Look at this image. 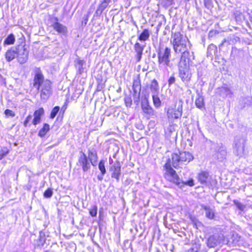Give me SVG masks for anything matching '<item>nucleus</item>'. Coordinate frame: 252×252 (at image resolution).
I'll return each instance as SVG.
<instances>
[{
    "label": "nucleus",
    "instance_id": "35",
    "mask_svg": "<svg viewBox=\"0 0 252 252\" xmlns=\"http://www.w3.org/2000/svg\"><path fill=\"white\" fill-rule=\"evenodd\" d=\"M68 101L67 100L65 101V102L64 103L62 107L61 108V112L62 113V119L63 117L64 113L66 110L68 106Z\"/></svg>",
    "mask_w": 252,
    "mask_h": 252
},
{
    "label": "nucleus",
    "instance_id": "45",
    "mask_svg": "<svg viewBox=\"0 0 252 252\" xmlns=\"http://www.w3.org/2000/svg\"><path fill=\"white\" fill-rule=\"evenodd\" d=\"M1 77V74H0V77Z\"/></svg>",
    "mask_w": 252,
    "mask_h": 252
},
{
    "label": "nucleus",
    "instance_id": "39",
    "mask_svg": "<svg viewBox=\"0 0 252 252\" xmlns=\"http://www.w3.org/2000/svg\"><path fill=\"white\" fill-rule=\"evenodd\" d=\"M188 252H198L197 250H195L194 248H190L188 250Z\"/></svg>",
    "mask_w": 252,
    "mask_h": 252
},
{
    "label": "nucleus",
    "instance_id": "9",
    "mask_svg": "<svg viewBox=\"0 0 252 252\" xmlns=\"http://www.w3.org/2000/svg\"><path fill=\"white\" fill-rule=\"evenodd\" d=\"M179 76L183 82H189L192 77L190 66H178Z\"/></svg>",
    "mask_w": 252,
    "mask_h": 252
},
{
    "label": "nucleus",
    "instance_id": "27",
    "mask_svg": "<svg viewBox=\"0 0 252 252\" xmlns=\"http://www.w3.org/2000/svg\"><path fill=\"white\" fill-rule=\"evenodd\" d=\"M98 168L101 172V174L104 175L106 173V168L104 165V162L103 160H101L99 161L98 164Z\"/></svg>",
    "mask_w": 252,
    "mask_h": 252
},
{
    "label": "nucleus",
    "instance_id": "26",
    "mask_svg": "<svg viewBox=\"0 0 252 252\" xmlns=\"http://www.w3.org/2000/svg\"><path fill=\"white\" fill-rule=\"evenodd\" d=\"M9 153V150L7 147H3L0 150V160L3 158Z\"/></svg>",
    "mask_w": 252,
    "mask_h": 252
},
{
    "label": "nucleus",
    "instance_id": "18",
    "mask_svg": "<svg viewBox=\"0 0 252 252\" xmlns=\"http://www.w3.org/2000/svg\"><path fill=\"white\" fill-rule=\"evenodd\" d=\"M15 42V37L13 33L8 34L3 41V45H13Z\"/></svg>",
    "mask_w": 252,
    "mask_h": 252
},
{
    "label": "nucleus",
    "instance_id": "21",
    "mask_svg": "<svg viewBox=\"0 0 252 252\" xmlns=\"http://www.w3.org/2000/svg\"><path fill=\"white\" fill-rule=\"evenodd\" d=\"M207 246L210 248H214L217 245V240L215 237L213 236H210L207 241Z\"/></svg>",
    "mask_w": 252,
    "mask_h": 252
},
{
    "label": "nucleus",
    "instance_id": "2",
    "mask_svg": "<svg viewBox=\"0 0 252 252\" xmlns=\"http://www.w3.org/2000/svg\"><path fill=\"white\" fill-rule=\"evenodd\" d=\"M19 43L15 47L8 49L4 54L7 62H10L16 58L17 61L20 64L26 63L29 59V46L26 43L25 37L23 36L19 39Z\"/></svg>",
    "mask_w": 252,
    "mask_h": 252
},
{
    "label": "nucleus",
    "instance_id": "1",
    "mask_svg": "<svg viewBox=\"0 0 252 252\" xmlns=\"http://www.w3.org/2000/svg\"><path fill=\"white\" fill-rule=\"evenodd\" d=\"M194 158L189 152L181 151L172 153L171 158H168L163 166V176L168 182L177 186L180 185V178L174 169L182 168L181 165H186Z\"/></svg>",
    "mask_w": 252,
    "mask_h": 252
},
{
    "label": "nucleus",
    "instance_id": "44",
    "mask_svg": "<svg viewBox=\"0 0 252 252\" xmlns=\"http://www.w3.org/2000/svg\"><path fill=\"white\" fill-rule=\"evenodd\" d=\"M99 180H102V178H98Z\"/></svg>",
    "mask_w": 252,
    "mask_h": 252
},
{
    "label": "nucleus",
    "instance_id": "24",
    "mask_svg": "<svg viewBox=\"0 0 252 252\" xmlns=\"http://www.w3.org/2000/svg\"><path fill=\"white\" fill-rule=\"evenodd\" d=\"M150 88L152 91H154L156 92H157L158 91L159 86L158 82L157 81V80L154 79L151 81V84L150 85Z\"/></svg>",
    "mask_w": 252,
    "mask_h": 252
},
{
    "label": "nucleus",
    "instance_id": "42",
    "mask_svg": "<svg viewBox=\"0 0 252 252\" xmlns=\"http://www.w3.org/2000/svg\"><path fill=\"white\" fill-rule=\"evenodd\" d=\"M249 21L251 22V23L252 24V15L250 16Z\"/></svg>",
    "mask_w": 252,
    "mask_h": 252
},
{
    "label": "nucleus",
    "instance_id": "30",
    "mask_svg": "<svg viewBox=\"0 0 252 252\" xmlns=\"http://www.w3.org/2000/svg\"><path fill=\"white\" fill-rule=\"evenodd\" d=\"M53 194V189L51 188H48L45 190L43 193L44 198H49L52 197Z\"/></svg>",
    "mask_w": 252,
    "mask_h": 252
},
{
    "label": "nucleus",
    "instance_id": "32",
    "mask_svg": "<svg viewBox=\"0 0 252 252\" xmlns=\"http://www.w3.org/2000/svg\"><path fill=\"white\" fill-rule=\"evenodd\" d=\"M6 118L14 117L15 116V113L12 110L8 109L5 110L4 112Z\"/></svg>",
    "mask_w": 252,
    "mask_h": 252
},
{
    "label": "nucleus",
    "instance_id": "7",
    "mask_svg": "<svg viewBox=\"0 0 252 252\" xmlns=\"http://www.w3.org/2000/svg\"><path fill=\"white\" fill-rule=\"evenodd\" d=\"M176 104L177 102L173 106L168 109L167 115L169 118L178 119L181 117L183 112L182 101L181 100L180 101L178 106H177Z\"/></svg>",
    "mask_w": 252,
    "mask_h": 252
},
{
    "label": "nucleus",
    "instance_id": "16",
    "mask_svg": "<svg viewBox=\"0 0 252 252\" xmlns=\"http://www.w3.org/2000/svg\"><path fill=\"white\" fill-rule=\"evenodd\" d=\"M202 208L205 211L206 217L210 220H214L215 218V213L209 206L203 205Z\"/></svg>",
    "mask_w": 252,
    "mask_h": 252
},
{
    "label": "nucleus",
    "instance_id": "34",
    "mask_svg": "<svg viewBox=\"0 0 252 252\" xmlns=\"http://www.w3.org/2000/svg\"><path fill=\"white\" fill-rule=\"evenodd\" d=\"M125 105L126 107H130L132 103V100L130 96H127L124 98Z\"/></svg>",
    "mask_w": 252,
    "mask_h": 252
},
{
    "label": "nucleus",
    "instance_id": "17",
    "mask_svg": "<svg viewBox=\"0 0 252 252\" xmlns=\"http://www.w3.org/2000/svg\"><path fill=\"white\" fill-rule=\"evenodd\" d=\"M50 127L49 124L45 123L38 132V136L40 137H44L50 130Z\"/></svg>",
    "mask_w": 252,
    "mask_h": 252
},
{
    "label": "nucleus",
    "instance_id": "23",
    "mask_svg": "<svg viewBox=\"0 0 252 252\" xmlns=\"http://www.w3.org/2000/svg\"><path fill=\"white\" fill-rule=\"evenodd\" d=\"M153 104L155 107L158 108L161 105V102L159 97L157 95H152Z\"/></svg>",
    "mask_w": 252,
    "mask_h": 252
},
{
    "label": "nucleus",
    "instance_id": "8",
    "mask_svg": "<svg viewBox=\"0 0 252 252\" xmlns=\"http://www.w3.org/2000/svg\"><path fill=\"white\" fill-rule=\"evenodd\" d=\"M142 114L147 119H149L155 114L153 108L149 104V100L145 98L141 103Z\"/></svg>",
    "mask_w": 252,
    "mask_h": 252
},
{
    "label": "nucleus",
    "instance_id": "5",
    "mask_svg": "<svg viewBox=\"0 0 252 252\" xmlns=\"http://www.w3.org/2000/svg\"><path fill=\"white\" fill-rule=\"evenodd\" d=\"M88 156L84 152H81L78 158L77 164L81 166L84 172H87L91 168V164L94 166L98 159L95 151L88 150Z\"/></svg>",
    "mask_w": 252,
    "mask_h": 252
},
{
    "label": "nucleus",
    "instance_id": "29",
    "mask_svg": "<svg viewBox=\"0 0 252 252\" xmlns=\"http://www.w3.org/2000/svg\"><path fill=\"white\" fill-rule=\"evenodd\" d=\"M97 214V207L96 205H94L89 209V214L92 217H95Z\"/></svg>",
    "mask_w": 252,
    "mask_h": 252
},
{
    "label": "nucleus",
    "instance_id": "22",
    "mask_svg": "<svg viewBox=\"0 0 252 252\" xmlns=\"http://www.w3.org/2000/svg\"><path fill=\"white\" fill-rule=\"evenodd\" d=\"M111 0H103L98 7V10L102 13L104 10L108 6Z\"/></svg>",
    "mask_w": 252,
    "mask_h": 252
},
{
    "label": "nucleus",
    "instance_id": "41",
    "mask_svg": "<svg viewBox=\"0 0 252 252\" xmlns=\"http://www.w3.org/2000/svg\"><path fill=\"white\" fill-rule=\"evenodd\" d=\"M137 83H138V84H136V85H135L134 84H133V88L135 87V86H137V85H138V86H140V82H139V81L137 82Z\"/></svg>",
    "mask_w": 252,
    "mask_h": 252
},
{
    "label": "nucleus",
    "instance_id": "36",
    "mask_svg": "<svg viewBox=\"0 0 252 252\" xmlns=\"http://www.w3.org/2000/svg\"><path fill=\"white\" fill-rule=\"evenodd\" d=\"M180 182H181V183H183L184 185H187L189 187H193L194 185V181L192 179H189L185 182H182L181 180H180ZM181 184H180V185Z\"/></svg>",
    "mask_w": 252,
    "mask_h": 252
},
{
    "label": "nucleus",
    "instance_id": "15",
    "mask_svg": "<svg viewBox=\"0 0 252 252\" xmlns=\"http://www.w3.org/2000/svg\"><path fill=\"white\" fill-rule=\"evenodd\" d=\"M209 177V172L205 171H202L197 175L198 181L201 184H206Z\"/></svg>",
    "mask_w": 252,
    "mask_h": 252
},
{
    "label": "nucleus",
    "instance_id": "14",
    "mask_svg": "<svg viewBox=\"0 0 252 252\" xmlns=\"http://www.w3.org/2000/svg\"><path fill=\"white\" fill-rule=\"evenodd\" d=\"M144 47L142 46L139 42H136L134 45V49L136 53V62H139L143 53Z\"/></svg>",
    "mask_w": 252,
    "mask_h": 252
},
{
    "label": "nucleus",
    "instance_id": "12",
    "mask_svg": "<svg viewBox=\"0 0 252 252\" xmlns=\"http://www.w3.org/2000/svg\"><path fill=\"white\" fill-rule=\"evenodd\" d=\"M54 20L55 22L52 25L54 30L59 34H66L67 32V28L59 22V19L57 17L55 18Z\"/></svg>",
    "mask_w": 252,
    "mask_h": 252
},
{
    "label": "nucleus",
    "instance_id": "40",
    "mask_svg": "<svg viewBox=\"0 0 252 252\" xmlns=\"http://www.w3.org/2000/svg\"><path fill=\"white\" fill-rule=\"evenodd\" d=\"M165 1L169 3V4H171L172 3V1L173 0H164Z\"/></svg>",
    "mask_w": 252,
    "mask_h": 252
},
{
    "label": "nucleus",
    "instance_id": "37",
    "mask_svg": "<svg viewBox=\"0 0 252 252\" xmlns=\"http://www.w3.org/2000/svg\"><path fill=\"white\" fill-rule=\"evenodd\" d=\"M190 220H191L193 225L197 228V224L200 223L199 221L194 217H190Z\"/></svg>",
    "mask_w": 252,
    "mask_h": 252
},
{
    "label": "nucleus",
    "instance_id": "33",
    "mask_svg": "<svg viewBox=\"0 0 252 252\" xmlns=\"http://www.w3.org/2000/svg\"><path fill=\"white\" fill-rule=\"evenodd\" d=\"M233 202L239 210H240L241 211H243L245 210V208L246 207L245 205L241 203L240 202H239L238 201H237L236 200H234L233 201Z\"/></svg>",
    "mask_w": 252,
    "mask_h": 252
},
{
    "label": "nucleus",
    "instance_id": "11",
    "mask_svg": "<svg viewBox=\"0 0 252 252\" xmlns=\"http://www.w3.org/2000/svg\"><path fill=\"white\" fill-rule=\"evenodd\" d=\"M110 171L112 172V178L116 179V180L118 181L119 180V177L121 171V166L120 162L118 161H116L110 166Z\"/></svg>",
    "mask_w": 252,
    "mask_h": 252
},
{
    "label": "nucleus",
    "instance_id": "28",
    "mask_svg": "<svg viewBox=\"0 0 252 252\" xmlns=\"http://www.w3.org/2000/svg\"><path fill=\"white\" fill-rule=\"evenodd\" d=\"M76 64L79 67L78 72L79 74H81L83 70V65L85 63V61L83 60H77L76 62Z\"/></svg>",
    "mask_w": 252,
    "mask_h": 252
},
{
    "label": "nucleus",
    "instance_id": "6",
    "mask_svg": "<svg viewBox=\"0 0 252 252\" xmlns=\"http://www.w3.org/2000/svg\"><path fill=\"white\" fill-rule=\"evenodd\" d=\"M171 55V49L166 46L165 48L160 47L158 52V64H163L168 65L170 62V56Z\"/></svg>",
    "mask_w": 252,
    "mask_h": 252
},
{
    "label": "nucleus",
    "instance_id": "25",
    "mask_svg": "<svg viewBox=\"0 0 252 252\" xmlns=\"http://www.w3.org/2000/svg\"><path fill=\"white\" fill-rule=\"evenodd\" d=\"M60 110V108L59 106H56L55 107H54L52 110H51V112L50 113V119H53L54 118H55V117L57 116L58 113L59 112Z\"/></svg>",
    "mask_w": 252,
    "mask_h": 252
},
{
    "label": "nucleus",
    "instance_id": "3",
    "mask_svg": "<svg viewBox=\"0 0 252 252\" xmlns=\"http://www.w3.org/2000/svg\"><path fill=\"white\" fill-rule=\"evenodd\" d=\"M33 87L40 92L41 98H46L52 93V82L49 79H45L44 76L40 68L36 69L34 74L32 82Z\"/></svg>",
    "mask_w": 252,
    "mask_h": 252
},
{
    "label": "nucleus",
    "instance_id": "31",
    "mask_svg": "<svg viewBox=\"0 0 252 252\" xmlns=\"http://www.w3.org/2000/svg\"><path fill=\"white\" fill-rule=\"evenodd\" d=\"M32 118V116L31 114H29L25 118L23 122V125L24 127H26L31 125V120Z\"/></svg>",
    "mask_w": 252,
    "mask_h": 252
},
{
    "label": "nucleus",
    "instance_id": "19",
    "mask_svg": "<svg viewBox=\"0 0 252 252\" xmlns=\"http://www.w3.org/2000/svg\"><path fill=\"white\" fill-rule=\"evenodd\" d=\"M150 37V32L148 29H144L141 34L138 36V39L141 41L147 40Z\"/></svg>",
    "mask_w": 252,
    "mask_h": 252
},
{
    "label": "nucleus",
    "instance_id": "43",
    "mask_svg": "<svg viewBox=\"0 0 252 252\" xmlns=\"http://www.w3.org/2000/svg\"><path fill=\"white\" fill-rule=\"evenodd\" d=\"M225 41H226V40H225V39H224V40H223V41H222V42L220 44V45H219V46L220 47V46H222V45L223 44L224 42H225Z\"/></svg>",
    "mask_w": 252,
    "mask_h": 252
},
{
    "label": "nucleus",
    "instance_id": "13",
    "mask_svg": "<svg viewBox=\"0 0 252 252\" xmlns=\"http://www.w3.org/2000/svg\"><path fill=\"white\" fill-rule=\"evenodd\" d=\"M45 113L44 109L41 107L37 109L34 110L33 112V118L32 120V124L34 126H36L40 123L42 117Z\"/></svg>",
    "mask_w": 252,
    "mask_h": 252
},
{
    "label": "nucleus",
    "instance_id": "4",
    "mask_svg": "<svg viewBox=\"0 0 252 252\" xmlns=\"http://www.w3.org/2000/svg\"><path fill=\"white\" fill-rule=\"evenodd\" d=\"M171 43L175 54H179L189 50L191 47L189 39L180 32H172Z\"/></svg>",
    "mask_w": 252,
    "mask_h": 252
},
{
    "label": "nucleus",
    "instance_id": "38",
    "mask_svg": "<svg viewBox=\"0 0 252 252\" xmlns=\"http://www.w3.org/2000/svg\"><path fill=\"white\" fill-rule=\"evenodd\" d=\"M175 82V78L173 76H171L168 80L169 86H170L171 84H174Z\"/></svg>",
    "mask_w": 252,
    "mask_h": 252
},
{
    "label": "nucleus",
    "instance_id": "10",
    "mask_svg": "<svg viewBox=\"0 0 252 252\" xmlns=\"http://www.w3.org/2000/svg\"><path fill=\"white\" fill-rule=\"evenodd\" d=\"M191 55L189 50L181 54L178 66H190L192 64Z\"/></svg>",
    "mask_w": 252,
    "mask_h": 252
},
{
    "label": "nucleus",
    "instance_id": "20",
    "mask_svg": "<svg viewBox=\"0 0 252 252\" xmlns=\"http://www.w3.org/2000/svg\"><path fill=\"white\" fill-rule=\"evenodd\" d=\"M195 104L196 107L200 109L204 108L205 105L203 97L202 96H198L195 99Z\"/></svg>",
    "mask_w": 252,
    "mask_h": 252
}]
</instances>
